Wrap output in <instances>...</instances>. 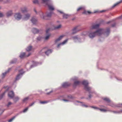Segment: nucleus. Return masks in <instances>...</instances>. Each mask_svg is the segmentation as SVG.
Listing matches in <instances>:
<instances>
[{
  "instance_id": "a878e982",
  "label": "nucleus",
  "mask_w": 122,
  "mask_h": 122,
  "mask_svg": "<svg viewBox=\"0 0 122 122\" xmlns=\"http://www.w3.org/2000/svg\"><path fill=\"white\" fill-rule=\"evenodd\" d=\"M29 99L28 97H26L24 98L23 100V102H26Z\"/></svg>"
},
{
  "instance_id": "4468645a",
  "label": "nucleus",
  "mask_w": 122,
  "mask_h": 122,
  "mask_svg": "<svg viewBox=\"0 0 122 122\" xmlns=\"http://www.w3.org/2000/svg\"><path fill=\"white\" fill-rule=\"evenodd\" d=\"M92 13L90 11H86L84 10V11L82 13L83 14H85V15H88Z\"/></svg>"
},
{
  "instance_id": "bb28decb",
  "label": "nucleus",
  "mask_w": 122,
  "mask_h": 122,
  "mask_svg": "<svg viewBox=\"0 0 122 122\" xmlns=\"http://www.w3.org/2000/svg\"><path fill=\"white\" fill-rule=\"evenodd\" d=\"M19 99V98L18 97H15L13 99L14 100V102H16Z\"/></svg>"
},
{
  "instance_id": "1a4fd4ad",
  "label": "nucleus",
  "mask_w": 122,
  "mask_h": 122,
  "mask_svg": "<svg viewBox=\"0 0 122 122\" xmlns=\"http://www.w3.org/2000/svg\"><path fill=\"white\" fill-rule=\"evenodd\" d=\"M21 12L23 13H25L27 11V9L25 7L21 8L20 9Z\"/></svg>"
},
{
  "instance_id": "864d4df0",
  "label": "nucleus",
  "mask_w": 122,
  "mask_h": 122,
  "mask_svg": "<svg viewBox=\"0 0 122 122\" xmlns=\"http://www.w3.org/2000/svg\"><path fill=\"white\" fill-rule=\"evenodd\" d=\"M82 106H84V107H88V106H87V105H82Z\"/></svg>"
},
{
  "instance_id": "473e14b6",
  "label": "nucleus",
  "mask_w": 122,
  "mask_h": 122,
  "mask_svg": "<svg viewBox=\"0 0 122 122\" xmlns=\"http://www.w3.org/2000/svg\"><path fill=\"white\" fill-rule=\"evenodd\" d=\"M50 36L51 35L49 34L48 35L46 36L45 38V40H47L49 38Z\"/></svg>"
},
{
  "instance_id": "c756f323",
  "label": "nucleus",
  "mask_w": 122,
  "mask_h": 122,
  "mask_svg": "<svg viewBox=\"0 0 122 122\" xmlns=\"http://www.w3.org/2000/svg\"><path fill=\"white\" fill-rule=\"evenodd\" d=\"M69 17V16L68 15L64 14L63 16V18L66 19L67 18Z\"/></svg>"
},
{
  "instance_id": "49530a36",
  "label": "nucleus",
  "mask_w": 122,
  "mask_h": 122,
  "mask_svg": "<svg viewBox=\"0 0 122 122\" xmlns=\"http://www.w3.org/2000/svg\"><path fill=\"white\" fill-rule=\"evenodd\" d=\"M34 103H35V102H33L31 103L30 104L29 106V107H30V106H32L34 104Z\"/></svg>"
},
{
  "instance_id": "09e8293b",
  "label": "nucleus",
  "mask_w": 122,
  "mask_h": 122,
  "mask_svg": "<svg viewBox=\"0 0 122 122\" xmlns=\"http://www.w3.org/2000/svg\"><path fill=\"white\" fill-rule=\"evenodd\" d=\"M3 15L2 13H0V17H1L3 16Z\"/></svg>"
},
{
  "instance_id": "f3484780",
  "label": "nucleus",
  "mask_w": 122,
  "mask_h": 122,
  "mask_svg": "<svg viewBox=\"0 0 122 122\" xmlns=\"http://www.w3.org/2000/svg\"><path fill=\"white\" fill-rule=\"evenodd\" d=\"M31 21L33 24H35L36 23L37 20L34 17H32L31 20Z\"/></svg>"
},
{
  "instance_id": "58836bf2",
  "label": "nucleus",
  "mask_w": 122,
  "mask_h": 122,
  "mask_svg": "<svg viewBox=\"0 0 122 122\" xmlns=\"http://www.w3.org/2000/svg\"><path fill=\"white\" fill-rule=\"evenodd\" d=\"M117 106L118 107H122V103L119 104L117 105Z\"/></svg>"
},
{
  "instance_id": "680f3d73",
  "label": "nucleus",
  "mask_w": 122,
  "mask_h": 122,
  "mask_svg": "<svg viewBox=\"0 0 122 122\" xmlns=\"http://www.w3.org/2000/svg\"><path fill=\"white\" fill-rule=\"evenodd\" d=\"M105 11L104 10H102V11H101L100 12H103L104 11Z\"/></svg>"
},
{
  "instance_id": "4d7b16f0",
  "label": "nucleus",
  "mask_w": 122,
  "mask_h": 122,
  "mask_svg": "<svg viewBox=\"0 0 122 122\" xmlns=\"http://www.w3.org/2000/svg\"><path fill=\"white\" fill-rule=\"evenodd\" d=\"M115 24H114L113 25H112V26L113 27H114V26H115Z\"/></svg>"
},
{
  "instance_id": "052dcab7",
  "label": "nucleus",
  "mask_w": 122,
  "mask_h": 122,
  "mask_svg": "<svg viewBox=\"0 0 122 122\" xmlns=\"http://www.w3.org/2000/svg\"><path fill=\"white\" fill-rule=\"evenodd\" d=\"M52 92V91H50V92H49V93H47V94H49L50 93H51V92Z\"/></svg>"
},
{
  "instance_id": "4be33fe9",
  "label": "nucleus",
  "mask_w": 122,
  "mask_h": 122,
  "mask_svg": "<svg viewBox=\"0 0 122 122\" xmlns=\"http://www.w3.org/2000/svg\"><path fill=\"white\" fill-rule=\"evenodd\" d=\"M21 74H18L16 76V80H19L20 79V78L21 77Z\"/></svg>"
},
{
  "instance_id": "e2e57ef3",
  "label": "nucleus",
  "mask_w": 122,
  "mask_h": 122,
  "mask_svg": "<svg viewBox=\"0 0 122 122\" xmlns=\"http://www.w3.org/2000/svg\"><path fill=\"white\" fill-rule=\"evenodd\" d=\"M34 11L36 12V13H37L36 11V10H35V9H34Z\"/></svg>"
},
{
  "instance_id": "37998d69",
  "label": "nucleus",
  "mask_w": 122,
  "mask_h": 122,
  "mask_svg": "<svg viewBox=\"0 0 122 122\" xmlns=\"http://www.w3.org/2000/svg\"><path fill=\"white\" fill-rule=\"evenodd\" d=\"M48 1V0H42V2L44 3H47Z\"/></svg>"
},
{
  "instance_id": "c85d7f7f",
  "label": "nucleus",
  "mask_w": 122,
  "mask_h": 122,
  "mask_svg": "<svg viewBox=\"0 0 122 122\" xmlns=\"http://www.w3.org/2000/svg\"><path fill=\"white\" fill-rule=\"evenodd\" d=\"M110 31V29L109 28H107V31L105 32V33L107 34V36L109 34Z\"/></svg>"
},
{
  "instance_id": "e433bc0d",
  "label": "nucleus",
  "mask_w": 122,
  "mask_h": 122,
  "mask_svg": "<svg viewBox=\"0 0 122 122\" xmlns=\"http://www.w3.org/2000/svg\"><path fill=\"white\" fill-rule=\"evenodd\" d=\"M91 107L92 108H93L94 109H96L97 110H99V108L95 106H91Z\"/></svg>"
},
{
  "instance_id": "4c0bfd02",
  "label": "nucleus",
  "mask_w": 122,
  "mask_h": 122,
  "mask_svg": "<svg viewBox=\"0 0 122 122\" xmlns=\"http://www.w3.org/2000/svg\"><path fill=\"white\" fill-rule=\"evenodd\" d=\"M12 103L11 102H9L8 104H7V107H9L11 105V104H12Z\"/></svg>"
},
{
  "instance_id": "13d9d810",
  "label": "nucleus",
  "mask_w": 122,
  "mask_h": 122,
  "mask_svg": "<svg viewBox=\"0 0 122 122\" xmlns=\"http://www.w3.org/2000/svg\"><path fill=\"white\" fill-rule=\"evenodd\" d=\"M30 53H29L28 54V56H26L27 57H28V56H30Z\"/></svg>"
},
{
  "instance_id": "de8ad7c7",
  "label": "nucleus",
  "mask_w": 122,
  "mask_h": 122,
  "mask_svg": "<svg viewBox=\"0 0 122 122\" xmlns=\"http://www.w3.org/2000/svg\"><path fill=\"white\" fill-rule=\"evenodd\" d=\"M5 92H4V93H3L1 95V98H2L3 97V96H4L5 94Z\"/></svg>"
},
{
  "instance_id": "a19ab883",
  "label": "nucleus",
  "mask_w": 122,
  "mask_h": 122,
  "mask_svg": "<svg viewBox=\"0 0 122 122\" xmlns=\"http://www.w3.org/2000/svg\"><path fill=\"white\" fill-rule=\"evenodd\" d=\"M33 3L34 4H37L38 3V0H34L33 1Z\"/></svg>"
},
{
  "instance_id": "72a5a7b5",
  "label": "nucleus",
  "mask_w": 122,
  "mask_h": 122,
  "mask_svg": "<svg viewBox=\"0 0 122 122\" xmlns=\"http://www.w3.org/2000/svg\"><path fill=\"white\" fill-rule=\"evenodd\" d=\"M48 102L46 101H40V103L41 104H44L47 103Z\"/></svg>"
},
{
  "instance_id": "cd10ccee",
  "label": "nucleus",
  "mask_w": 122,
  "mask_h": 122,
  "mask_svg": "<svg viewBox=\"0 0 122 122\" xmlns=\"http://www.w3.org/2000/svg\"><path fill=\"white\" fill-rule=\"evenodd\" d=\"M84 8L83 7H79L77 9V11H78L81 10H84Z\"/></svg>"
},
{
  "instance_id": "2f4dec72",
  "label": "nucleus",
  "mask_w": 122,
  "mask_h": 122,
  "mask_svg": "<svg viewBox=\"0 0 122 122\" xmlns=\"http://www.w3.org/2000/svg\"><path fill=\"white\" fill-rule=\"evenodd\" d=\"M19 71L20 73V74H21V75H22V74L24 73V72L23 71V69H22L20 70H19Z\"/></svg>"
},
{
  "instance_id": "8fccbe9b",
  "label": "nucleus",
  "mask_w": 122,
  "mask_h": 122,
  "mask_svg": "<svg viewBox=\"0 0 122 122\" xmlns=\"http://www.w3.org/2000/svg\"><path fill=\"white\" fill-rule=\"evenodd\" d=\"M73 38L74 39H78V38L76 36H75L73 37Z\"/></svg>"
},
{
  "instance_id": "f03ea898",
  "label": "nucleus",
  "mask_w": 122,
  "mask_h": 122,
  "mask_svg": "<svg viewBox=\"0 0 122 122\" xmlns=\"http://www.w3.org/2000/svg\"><path fill=\"white\" fill-rule=\"evenodd\" d=\"M82 84L85 86V89L86 91L89 92L91 90V88L90 87H88L87 85L88 83L87 81H84L82 82Z\"/></svg>"
},
{
  "instance_id": "393cba45",
  "label": "nucleus",
  "mask_w": 122,
  "mask_h": 122,
  "mask_svg": "<svg viewBox=\"0 0 122 122\" xmlns=\"http://www.w3.org/2000/svg\"><path fill=\"white\" fill-rule=\"evenodd\" d=\"M32 48V47L31 46H29L26 49V51H30Z\"/></svg>"
},
{
  "instance_id": "0eeeda50",
  "label": "nucleus",
  "mask_w": 122,
  "mask_h": 122,
  "mask_svg": "<svg viewBox=\"0 0 122 122\" xmlns=\"http://www.w3.org/2000/svg\"><path fill=\"white\" fill-rule=\"evenodd\" d=\"M46 4L47 5L48 9L50 10H54V7L52 4L47 3Z\"/></svg>"
},
{
  "instance_id": "79ce46f5",
  "label": "nucleus",
  "mask_w": 122,
  "mask_h": 122,
  "mask_svg": "<svg viewBox=\"0 0 122 122\" xmlns=\"http://www.w3.org/2000/svg\"><path fill=\"white\" fill-rule=\"evenodd\" d=\"M28 107H27L25 108V109H24L23 111V112H26L28 110Z\"/></svg>"
},
{
  "instance_id": "774afa93",
  "label": "nucleus",
  "mask_w": 122,
  "mask_h": 122,
  "mask_svg": "<svg viewBox=\"0 0 122 122\" xmlns=\"http://www.w3.org/2000/svg\"><path fill=\"white\" fill-rule=\"evenodd\" d=\"M1 9V7L0 6V9Z\"/></svg>"
},
{
  "instance_id": "c9c22d12",
  "label": "nucleus",
  "mask_w": 122,
  "mask_h": 122,
  "mask_svg": "<svg viewBox=\"0 0 122 122\" xmlns=\"http://www.w3.org/2000/svg\"><path fill=\"white\" fill-rule=\"evenodd\" d=\"M61 25H59L58 26L56 27L55 28V29H59V28H61Z\"/></svg>"
},
{
  "instance_id": "0e129e2a",
  "label": "nucleus",
  "mask_w": 122,
  "mask_h": 122,
  "mask_svg": "<svg viewBox=\"0 0 122 122\" xmlns=\"http://www.w3.org/2000/svg\"><path fill=\"white\" fill-rule=\"evenodd\" d=\"M119 18L120 19L121 18H122V16H120V17H119Z\"/></svg>"
},
{
  "instance_id": "bf43d9fd",
  "label": "nucleus",
  "mask_w": 122,
  "mask_h": 122,
  "mask_svg": "<svg viewBox=\"0 0 122 122\" xmlns=\"http://www.w3.org/2000/svg\"><path fill=\"white\" fill-rule=\"evenodd\" d=\"M89 98H90L91 97V95H89Z\"/></svg>"
},
{
  "instance_id": "dca6fc26",
  "label": "nucleus",
  "mask_w": 122,
  "mask_h": 122,
  "mask_svg": "<svg viewBox=\"0 0 122 122\" xmlns=\"http://www.w3.org/2000/svg\"><path fill=\"white\" fill-rule=\"evenodd\" d=\"M67 41V40H65L62 43H60L58 44L57 47L58 48H59V47L60 45H64V44H65Z\"/></svg>"
},
{
  "instance_id": "a211bd4d",
  "label": "nucleus",
  "mask_w": 122,
  "mask_h": 122,
  "mask_svg": "<svg viewBox=\"0 0 122 122\" xmlns=\"http://www.w3.org/2000/svg\"><path fill=\"white\" fill-rule=\"evenodd\" d=\"M32 31L33 33L34 34L37 33L39 32L38 30L35 28H33L32 29Z\"/></svg>"
},
{
  "instance_id": "ddd939ff",
  "label": "nucleus",
  "mask_w": 122,
  "mask_h": 122,
  "mask_svg": "<svg viewBox=\"0 0 122 122\" xmlns=\"http://www.w3.org/2000/svg\"><path fill=\"white\" fill-rule=\"evenodd\" d=\"M11 69L9 68L8 69V70L6 71L5 73H3L2 74V78H4L6 75V74L8 73L9 71Z\"/></svg>"
},
{
  "instance_id": "f8f14e48",
  "label": "nucleus",
  "mask_w": 122,
  "mask_h": 122,
  "mask_svg": "<svg viewBox=\"0 0 122 122\" xmlns=\"http://www.w3.org/2000/svg\"><path fill=\"white\" fill-rule=\"evenodd\" d=\"M70 85V84L68 82H65L63 83L62 86L64 87H66Z\"/></svg>"
},
{
  "instance_id": "338daca9",
  "label": "nucleus",
  "mask_w": 122,
  "mask_h": 122,
  "mask_svg": "<svg viewBox=\"0 0 122 122\" xmlns=\"http://www.w3.org/2000/svg\"><path fill=\"white\" fill-rule=\"evenodd\" d=\"M122 2V0H120V3Z\"/></svg>"
},
{
  "instance_id": "f257e3e1",
  "label": "nucleus",
  "mask_w": 122,
  "mask_h": 122,
  "mask_svg": "<svg viewBox=\"0 0 122 122\" xmlns=\"http://www.w3.org/2000/svg\"><path fill=\"white\" fill-rule=\"evenodd\" d=\"M104 31L103 29H100L94 32L90 33L89 36L90 38H93L97 35L100 36L103 33Z\"/></svg>"
},
{
  "instance_id": "39448f33",
  "label": "nucleus",
  "mask_w": 122,
  "mask_h": 122,
  "mask_svg": "<svg viewBox=\"0 0 122 122\" xmlns=\"http://www.w3.org/2000/svg\"><path fill=\"white\" fill-rule=\"evenodd\" d=\"M80 30V29L79 26H77L73 28L72 30V34H74L75 33Z\"/></svg>"
},
{
  "instance_id": "423d86ee",
  "label": "nucleus",
  "mask_w": 122,
  "mask_h": 122,
  "mask_svg": "<svg viewBox=\"0 0 122 122\" xmlns=\"http://www.w3.org/2000/svg\"><path fill=\"white\" fill-rule=\"evenodd\" d=\"M30 17V15L29 14H25L24 16L23 19L24 20H27Z\"/></svg>"
},
{
  "instance_id": "7ed1b4c3",
  "label": "nucleus",
  "mask_w": 122,
  "mask_h": 122,
  "mask_svg": "<svg viewBox=\"0 0 122 122\" xmlns=\"http://www.w3.org/2000/svg\"><path fill=\"white\" fill-rule=\"evenodd\" d=\"M22 15L19 12L15 13L14 15V17L16 20H20L22 18Z\"/></svg>"
},
{
  "instance_id": "20e7f679",
  "label": "nucleus",
  "mask_w": 122,
  "mask_h": 122,
  "mask_svg": "<svg viewBox=\"0 0 122 122\" xmlns=\"http://www.w3.org/2000/svg\"><path fill=\"white\" fill-rule=\"evenodd\" d=\"M47 48H43L41 51V52L43 53L44 52L45 54L47 55H48L50 54L52 52V50H48L47 51Z\"/></svg>"
},
{
  "instance_id": "6ab92c4d",
  "label": "nucleus",
  "mask_w": 122,
  "mask_h": 122,
  "mask_svg": "<svg viewBox=\"0 0 122 122\" xmlns=\"http://www.w3.org/2000/svg\"><path fill=\"white\" fill-rule=\"evenodd\" d=\"M20 56L21 58H22L25 57L26 56L25 55V53H21Z\"/></svg>"
},
{
  "instance_id": "9b49d317",
  "label": "nucleus",
  "mask_w": 122,
  "mask_h": 122,
  "mask_svg": "<svg viewBox=\"0 0 122 122\" xmlns=\"http://www.w3.org/2000/svg\"><path fill=\"white\" fill-rule=\"evenodd\" d=\"M13 14L12 11L10 10L7 12L6 13L7 16L9 17L11 16Z\"/></svg>"
},
{
  "instance_id": "2eb2a0df",
  "label": "nucleus",
  "mask_w": 122,
  "mask_h": 122,
  "mask_svg": "<svg viewBox=\"0 0 122 122\" xmlns=\"http://www.w3.org/2000/svg\"><path fill=\"white\" fill-rule=\"evenodd\" d=\"M64 36L63 35H61L57 39H56L55 41V42L56 43L58 41H59L64 37Z\"/></svg>"
},
{
  "instance_id": "603ef678",
  "label": "nucleus",
  "mask_w": 122,
  "mask_h": 122,
  "mask_svg": "<svg viewBox=\"0 0 122 122\" xmlns=\"http://www.w3.org/2000/svg\"><path fill=\"white\" fill-rule=\"evenodd\" d=\"M63 100L64 101H66V102H68V101H69L68 100H67V99H63Z\"/></svg>"
},
{
  "instance_id": "5fc2aeb1",
  "label": "nucleus",
  "mask_w": 122,
  "mask_h": 122,
  "mask_svg": "<svg viewBox=\"0 0 122 122\" xmlns=\"http://www.w3.org/2000/svg\"><path fill=\"white\" fill-rule=\"evenodd\" d=\"M0 112H1V113H0V114H1L3 112V111H2V110H0Z\"/></svg>"
},
{
  "instance_id": "3c124183",
  "label": "nucleus",
  "mask_w": 122,
  "mask_h": 122,
  "mask_svg": "<svg viewBox=\"0 0 122 122\" xmlns=\"http://www.w3.org/2000/svg\"><path fill=\"white\" fill-rule=\"evenodd\" d=\"M58 12H59L61 14H63V12L61 10H58Z\"/></svg>"
},
{
  "instance_id": "b1692460",
  "label": "nucleus",
  "mask_w": 122,
  "mask_h": 122,
  "mask_svg": "<svg viewBox=\"0 0 122 122\" xmlns=\"http://www.w3.org/2000/svg\"><path fill=\"white\" fill-rule=\"evenodd\" d=\"M103 99L107 102H110V100L108 98H105Z\"/></svg>"
},
{
  "instance_id": "ea45409f",
  "label": "nucleus",
  "mask_w": 122,
  "mask_h": 122,
  "mask_svg": "<svg viewBox=\"0 0 122 122\" xmlns=\"http://www.w3.org/2000/svg\"><path fill=\"white\" fill-rule=\"evenodd\" d=\"M99 110L101 111H102L104 112H106L107 111L106 110L103 109H101L99 108Z\"/></svg>"
},
{
  "instance_id": "69168bd1",
  "label": "nucleus",
  "mask_w": 122,
  "mask_h": 122,
  "mask_svg": "<svg viewBox=\"0 0 122 122\" xmlns=\"http://www.w3.org/2000/svg\"><path fill=\"white\" fill-rule=\"evenodd\" d=\"M11 63H14V62H13L12 61H11Z\"/></svg>"
},
{
  "instance_id": "412c9836",
  "label": "nucleus",
  "mask_w": 122,
  "mask_h": 122,
  "mask_svg": "<svg viewBox=\"0 0 122 122\" xmlns=\"http://www.w3.org/2000/svg\"><path fill=\"white\" fill-rule=\"evenodd\" d=\"M80 83V82L79 81H76L74 82V85L75 86H76L79 85Z\"/></svg>"
},
{
  "instance_id": "c03bdc74",
  "label": "nucleus",
  "mask_w": 122,
  "mask_h": 122,
  "mask_svg": "<svg viewBox=\"0 0 122 122\" xmlns=\"http://www.w3.org/2000/svg\"><path fill=\"white\" fill-rule=\"evenodd\" d=\"M42 38L41 37H38L37 38V40L40 41L41 40Z\"/></svg>"
},
{
  "instance_id": "9d476101",
  "label": "nucleus",
  "mask_w": 122,
  "mask_h": 122,
  "mask_svg": "<svg viewBox=\"0 0 122 122\" xmlns=\"http://www.w3.org/2000/svg\"><path fill=\"white\" fill-rule=\"evenodd\" d=\"M8 95L9 97L11 98H12L14 95V93L12 91L9 92Z\"/></svg>"
},
{
  "instance_id": "7c9ffc66",
  "label": "nucleus",
  "mask_w": 122,
  "mask_h": 122,
  "mask_svg": "<svg viewBox=\"0 0 122 122\" xmlns=\"http://www.w3.org/2000/svg\"><path fill=\"white\" fill-rule=\"evenodd\" d=\"M15 116H14L12 118L9 119L8 120V122H11L12 120L14 119L15 117Z\"/></svg>"
},
{
  "instance_id": "f704fd0d",
  "label": "nucleus",
  "mask_w": 122,
  "mask_h": 122,
  "mask_svg": "<svg viewBox=\"0 0 122 122\" xmlns=\"http://www.w3.org/2000/svg\"><path fill=\"white\" fill-rule=\"evenodd\" d=\"M88 34V32L87 31H85L83 32L82 34V35H83L85 36Z\"/></svg>"
},
{
  "instance_id": "a18cd8bd",
  "label": "nucleus",
  "mask_w": 122,
  "mask_h": 122,
  "mask_svg": "<svg viewBox=\"0 0 122 122\" xmlns=\"http://www.w3.org/2000/svg\"><path fill=\"white\" fill-rule=\"evenodd\" d=\"M50 30V28H48L46 30V33L47 34V33L48 32H49V31Z\"/></svg>"
},
{
  "instance_id": "5701e85b",
  "label": "nucleus",
  "mask_w": 122,
  "mask_h": 122,
  "mask_svg": "<svg viewBox=\"0 0 122 122\" xmlns=\"http://www.w3.org/2000/svg\"><path fill=\"white\" fill-rule=\"evenodd\" d=\"M41 17L43 19H45V18L43 15V14L42 12H40V13Z\"/></svg>"
},
{
  "instance_id": "6e6552de",
  "label": "nucleus",
  "mask_w": 122,
  "mask_h": 122,
  "mask_svg": "<svg viewBox=\"0 0 122 122\" xmlns=\"http://www.w3.org/2000/svg\"><path fill=\"white\" fill-rule=\"evenodd\" d=\"M100 25L99 24L93 25L91 27L90 29H97L99 28Z\"/></svg>"
},
{
  "instance_id": "6e6d98bb",
  "label": "nucleus",
  "mask_w": 122,
  "mask_h": 122,
  "mask_svg": "<svg viewBox=\"0 0 122 122\" xmlns=\"http://www.w3.org/2000/svg\"><path fill=\"white\" fill-rule=\"evenodd\" d=\"M118 113H122V110H121L119 111L118 112Z\"/></svg>"
},
{
  "instance_id": "aec40b11",
  "label": "nucleus",
  "mask_w": 122,
  "mask_h": 122,
  "mask_svg": "<svg viewBox=\"0 0 122 122\" xmlns=\"http://www.w3.org/2000/svg\"><path fill=\"white\" fill-rule=\"evenodd\" d=\"M46 16L47 17H50L52 14V13L51 12H50L48 13L47 12L46 13Z\"/></svg>"
}]
</instances>
